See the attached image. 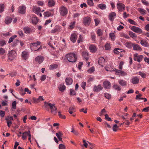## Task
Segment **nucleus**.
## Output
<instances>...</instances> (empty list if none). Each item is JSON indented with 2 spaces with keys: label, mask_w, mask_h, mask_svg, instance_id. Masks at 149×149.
<instances>
[{
  "label": "nucleus",
  "mask_w": 149,
  "mask_h": 149,
  "mask_svg": "<svg viewBox=\"0 0 149 149\" xmlns=\"http://www.w3.org/2000/svg\"><path fill=\"white\" fill-rule=\"evenodd\" d=\"M133 48L134 50H135L141 51L142 50V49L140 46L137 44H134L133 45Z\"/></svg>",
  "instance_id": "26"
},
{
  "label": "nucleus",
  "mask_w": 149,
  "mask_h": 149,
  "mask_svg": "<svg viewBox=\"0 0 149 149\" xmlns=\"http://www.w3.org/2000/svg\"><path fill=\"white\" fill-rule=\"evenodd\" d=\"M77 38V34L73 33L71 34L70 36V40L73 43H75Z\"/></svg>",
  "instance_id": "15"
},
{
  "label": "nucleus",
  "mask_w": 149,
  "mask_h": 149,
  "mask_svg": "<svg viewBox=\"0 0 149 149\" xmlns=\"http://www.w3.org/2000/svg\"><path fill=\"white\" fill-rule=\"evenodd\" d=\"M26 8L25 6H20L18 9V12L20 13L24 14L25 12Z\"/></svg>",
  "instance_id": "18"
},
{
  "label": "nucleus",
  "mask_w": 149,
  "mask_h": 149,
  "mask_svg": "<svg viewBox=\"0 0 149 149\" xmlns=\"http://www.w3.org/2000/svg\"><path fill=\"white\" fill-rule=\"evenodd\" d=\"M5 119L6 121H11L13 120V117L11 116L7 117Z\"/></svg>",
  "instance_id": "63"
},
{
  "label": "nucleus",
  "mask_w": 149,
  "mask_h": 149,
  "mask_svg": "<svg viewBox=\"0 0 149 149\" xmlns=\"http://www.w3.org/2000/svg\"><path fill=\"white\" fill-rule=\"evenodd\" d=\"M58 67V65L57 64L51 65L49 67V69L50 70H52L57 68Z\"/></svg>",
  "instance_id": "34"
},
{
  "label": "nucleus",
  "mask_w": 149,
  "mask_h": 149,
  "mask_svg": "<svg viewBox=\"0 0 149 149\" xmlns=\"http://www.w3.org/2000/svg\"><path fill=\"white\" fill-rule=\"evenodd\" d=\"M98 7L102 10H104L106 9V5L104 4L101 3L98 5Z\"/></svg>",
  "instance_id": "35"
},
{
  "label": "nucleus",
  "mask_w": 149,
  "mask_h": 149,
  "mask_svg": "<svg viewBox=\"0 0 149 149\" xmlns=\"http://www.w3.org/2000/svg\"><path fill=\"white\" fill-rule=\"evenodd\" d=\"M116 7L118 11L119 12H122L125 10V5L120 2H118L117 3Z\"/></svg>",
  "instance_id": "4"
},
{
  "label": "nucleus",
  "mask_w": 149,
  "mask_h": 149,
  "mask_svg": "<svg viewBox=\"0 0 149 149\" xmlns=\"http://www.w3.org/2000/svg\"><path fill=\"white\" fill-rule=\"evenodd\" d=\"M95 70V68L94 67H92L90 68L88 70V73H91L93 72Z\"/></svg>",
  "instance_id": "60"
},
{
  "label": "nucleus",
  "mask_w": 149,
  "mask_h": 149,
  "mask_svg": "<svg viewBox=\"0 0 149 149\" xmlns=\"http://www.w3.org/2000/svg\"><path fill=\"white\" fill-rule=\"evenodd\" d=\"M89 49L90 52L92 53H95L97 50V48L94 45H91L89 47Z\"/></svg>",
  "instance_id": "21"
},
{
  "label": "nucleus",
  "mask_w": 149,
  "mask_h": 149,
  "mask_svg": "<svg viewBox=\"0 0 149 149\" xmlns=\"http://www.w3.org/2000/svg\"><path fill=\"white\" fill-rule=\"evenodd\" d=\"M9 75L11 77H13L14 76H15L16 75V73L15 71H13L12 72H10L9 74Z\"/></svg>",
  "instance_id": "62"
},
{
  "label": "nucleus",
  "mask_w": 149,
  "mask_h": 149,
  "mask_svg": "<svg viewBox=\"0 0 149 149\" xmlns=\"http://www.w3.org/2000/svg\"><path fill=\"white\" fill-rule=\"evenodd\" d=\"M113 88L115 90L117 91H120L121 90V88L120 86L118 85H114L113 86Z\"/></svg>",
  "instance_id": "46"
},
{
  "label": "nucleus",
  "mask_w": 149,
  "mask_h": 149,
  "mask_svg": "<svg viewBox=\"0 0 149 149\" xmlns=\"http://www.w3.org/2000/svg\"><path fill=\"white\" fill-rule=\"evenodd\" d=\"M12 19L11 17L7 16L5 19L4 22L6 25L10 24L12 22Z\"/></svg>",
  "instance_id": "19"
},
{
  "label": "nucleus",
  "mask_w": 149,
  "mask_h": 149,
  "mask_svg": "<svg viewBox=\"0 0 149 149\" xmlns=\"http://www.w3.org/2000/svg\"><path fill=\"white\" fill-rule=\"evenodd\" d=\"M104 95L106 98L108 99H110L111 97V95L109 93H104Z\"/></svg>",
  "instance_id": "47"
},
{
  "label": "nucleus",
  "mask_w": 149,
  "mask_h": 149,
  "mask_svg": "<svg viewBox=\"0 0 149 149\" xmlns=\"http://www.w3.org/2000/svg\"><path fill=\"white\" fill-rule=\"evenodd\" d=\"M105 70L107 71H113L114 70L110 65H107L105 67Z\"/></svg>",
  "instance_id": "31"
},
{
  "label": "nucleus",
  "mask_w": 149,
  "mask_h": 149,
  "mask_svg": "<svg viewBox=\"0 0 149 149\" xmlns=\"http://www.w3.org/2000/svg\"><path fill=\"white\" fill-rule=\"evenodd\" d=\"M32 22L33 24H36L38 22L37 18L36 17H33L31 19Z\"/></svg>",
  "instance_id": "37"
},
{
  "label": "nucleus",
  "mask_w": 149,
  "mask_h": 149,
  "mask_svg": "<svg viewBox=\"0 0 149 149\" xmlns=\"http://www.w3.org/2000/svg\"><path fill=\"white\" fill-rule=\"evenodd\" d=\"M59 13L61 15L65 16L68 13V9L65 7L62 6L59 8Z\"/></svg>",
  "instance_id": "5"
},
{
  "label": "nucleus",
  "mask_w": 149,
  "mask_h": 149,
  "mask_svg": "<svg viewBox=\"0 0 149 149\" xmlns=\"http://www.w3.org/2000/svg\"><path fill=\"white\" fill-rule=\"evenodd\" d=\"M96 33L99 36H100L102 34V31L101 29H99L97 31Z\"/></svg>",
  "instance_id": "52"
},
{
  "label": "nucleus",
  "mask_w": 149,
  "mask_h": 149,
  "mask_svg": "<svg viewBox=\"0 0 149 149\" xmlns=\"http://www.w3.org/2000/svg\"><path fill=\"white\" fill-rule=\"evenodd\" d=\"M61 26H58L56 25L55 28L52 30L51 31V33H54L56 32H58L61 31Z\"/></svg>",
  "instance_id": "16"
},
{
  "label": "nucleus",
  "mask_w": 149,
  "mask_h": 149,
  "mask_svg": "<svg viewBox=\"0 0 149 149\" xmlns=\"http://www.w3.org/2000/svg\"><path fill=\"white\" fill-rule=\"evenodd\" d=\"M5 53V50L2 47L0 48V55H3Z\"/></svg>",
  "instance_id": "53"
},
{
  "label": "nucleus",
  "mask_w": 149,
  "mask_h": 149,
  "mask_svg": "<svg viewBox=\"0 0 149 149\" xmlns=\"http://www.w3.org/2000/svg\"><path fill=\"white\" fill-rule=\"evenodd\" d=\"M55 104H51L49 102H44V107L45 109L49 111V108L51 110V112L54 114L57 113V108L55 106Z\"/></svg>",
  "instance_id": "1"
},
{
  "label": "nucleus",
  "mask_w": 149,
  "mask_h": 149,
  "mask_svg": "<svg viewBox=\"0 0 149 149\" xmlns=\"http://www.w3.org/2000/svg\"><path fill=\"white\" fill-rule=\"evenodd\" d=\"M17 56V54L14 51H11L8 53V58L10 61H12Z\"/></svg>",
  "instance_id": "6"
},
{
  "label": "nucleus",
  "mask_w": 149,
  "mask_h": 149,
  "mask_svg": "<svg viewBox=\"0 0 149 149\" xmlns=\"http://www.w3.org/2000/svg\"><path fill=\"white\" fill-rule=\"evenodd\" d=\"M65 57L70 62H75L77 60V55L73 53H71L67 54L65 55Z\"/></svg>",
  "instance_id": "2"
},
{
  "label": "nucleus",
  "mask_w": 149,
  "mask_h": 149,
  "mask_svg": "<svg viewBox=\"0 0 149 149\" xmlns=\"http://www.w3.org/2000/svg\"><path fill=\"white\" fill-rule=\"evenodd\" d=\"M129 34L130 36L132 38H136V34L132 32H129Z\"/></svg>",
  "instance_id": "43"
},
{
  "label": "nucleus",
  "mask_w": 149,
  "mask_h": 149,
  "mask_svg": "<svg viewBox=\"0 0 149 149\" xmlns=\"http://www.w3.org/2000/svg\"><path fill=\"white\" fill-rule=\"evenodd\" d=\"M44 15L45 17H48L51 16L52 14L50 12L47 11L44 13Z\"/></svg>",
  "instance_id": "42"
},
{
  "label": "nucleus",
  "mask_w": 149,
  "mask_h": 149,
  "mask_svg": "<svg viewBox=\"0 0 149 149\" xmlns=\"http://www.w3.org/2000/svg\"><path fill=\"white\" fill-rule=\"evenodd\" d=\"M140 42L141 45L144 47H147L149 46V44L148 42L145 40H141Z\"/></svg>",
  "instance_id": "25"
},
{
  "label": "nucleus",
  "mask_w": 149,
  "mask_h": 149,
  "mask_svg": "<svg viewBox=\"0 0 149 149\" xmlns=\"http://www.w3.org/2000/svg\"><path fill=\"white\" fill-rule=\"evenodd\" d=\"M35 60L36 62L40 64L44 61V58L42 56H38L35 58Z\"/></svg>",
  "instance_id": "10"
},
{
  "label": "nucleus",
  "mask_w": 149,
  "mask_h": 149,
  "mask_svg": "<svg viewBox=\"0 0 149 149\" xmlns=\"http://www.w3.org/2000/svg\"><path fill=\"white\" fill-rule=\"evenodd\" d=\"M123 17L125 19L129 17V14L126 13L125 12H124L123 14Z\"/></svg>",
  "instance_id": "64"
},
{
  "label": "nucleus",
  "mask_w": 149,
  "mask_h": 149,
  "mask_svg": "<svg viewBox=\"0 0 149 149\" xmlns=\"http://www.w3.org/2000/svg\"><path fill=\"white\" fill-rule=\"evenodd\" d=\"M82 55L83 57L86 61L88 60L89 56L88 53V52L86 51L82 52Z\"/></svg>",
  "instance_id": "22"
},
{
  "label": "nucleus",
  "mask_w": 149,
  "mask_h": 149,
  "mask_svg": "<svg viewBox=\"0 0 149 149\" xmlns=\"http://www.w3.org/2000/svg\"><path fill=\"white\" fill-rule=\"evenodd\" d=\"M113 71H115L116 73V74L118 75H120L121 70H118L116 68L113 69Z\"/></svg>",
  "instance_id": "49"
},
{
  "label": "nucleus",
  "mask_w": 149,
  "mask_h": 149,
  "mask_svg": "<svg viewBox=\"0 0 149 149\" xmlns=\"http://www.w3.org/2000/svg\"><path fill=\"white\" fill-rule=\"evenodd\" d=\"M56 135L59 141H62V138L61 137L63 135L62 133L61 132H59L58 133H56Z\"/></svg>",
  "instance_id": "33"
},
{
  "label": "nucleus",
  "mask_w": 149,
  "mask_h": 149,
  "mask_svg": "<svg viewBox=\"0 0 149 149\" xmlns=\"http://www.w3.org/2000/svg\"><path fill=\"white\" fill-rule=\"evenodd\" d=\"M139 74L140 75L142 78H146V74L145 73H143L141 71L139 72Z\"/></svg>",
  "instance_id": "51"
},
{
  "label": "nucleus",
  "mask_w": 149,
  "mask_h": 149,
  "mask_svg": "<svg viewBox=\"0 0 149 149\" xmlns=\"http://www.w3.org/2000/svg\"><path fill=\"white\" fill-rule=\"evenodd\" d=\"M5 6L3 4H0V13L3 12L4 10Z\"/></svg>",
  "instance_id": "41"
},
{
  "label": "nucleus",
  "mask_w": 149,
  "mask_h": 149,
  "mask_svg": "<svg viewBox=\"0 0 149 149\" xmlns=\"http://www.w3.org/2000/svg\"><path fill=\"white\" fill-rule=\"evenodd\" d=\"M6 44V41L3 40H0V46L2 47Z\"/></svg>",
  "instance_id": "54"
},
{
  "label": "nucleus",
  "mask_w": 149,
  "mask_h": 149,
  "mask_svg": "<svg viewBox=\"0 0 149 149\" xmlns=\"http://www.w3.org/2000/svg\"><path fill=\"white\" fill-rule=\"evenodd\" d=\"M116 17V14L115 12L110 13L109 15V18L110 21H112Z\"/></svg>",
  "instance_id": "17"
},
{
  "label": "nucleus",
  "mask_w": 149,
  "mask_h": 149,
  "mask_svg": "<svg viewBox=\"0 0 149 149\" xmlns=\"http://www.w3.org/2000/svg\"><path fill=\"white\" fill-rule=\"evenodd\" d=\"M119 84L122 86H125L127 85V82L126 81L123 79H119L118 80Z\"/></svg>",
  "instance_id": "28"
},
{
  "label": "nucleus",
  "mask_w": 149,
  "mask_h": 149,
  "mask_svg": "<svg viewBox=\"0 0 149 149\" xmlns=\"http://www.w3.org/2000/svg\"><path fill=\"white\" fill-rule=\"evenodd\" d=\"M24 33L26 34H29L30 33L31 31V29L28 27L24 28Z\"/></svg>",
  "instance_id": "32"
},
{
  "label": "nucleus",
  "mask_w": 149,
  "mask_h": 149,
  "mask_svg": "<svg viewBox=\"0 0 149 149\" xmlns=\"http://www.w3.org/2000/svg\"><path fill=\"white\" fill-rule=\"evenodd\" d=\"M109 36L112 40H114L115 39V34L113 33H110Z\"/></svg>",
  "instance_id": "50"
},
{
  "label": "nucleus",
  "mask_w": 149,
  "mask_h": 149,
  "mask_svg": "<svg viewBox=\"0 0 149 149\" xmlns=\"http://www.w3.org/2000/svg\"><path fill=\"white\" fill-rule=\"evenodd\" d=\"M32 10L36 14L38 15L39 13H40L41 10L40 7L35 6L33 7Z\"/></svg>",
  "instance_id": "20"
},
{
  "label": "nucleus",
  "mask_w": 149,
  "mask_h": 149,
  "mask_svg": "<svg viewBox=\"0 0 149 149\" xmlns=\"http://www.w3.org/2000/svg\"><path fill=\"white\" fill-rule=\"evenodd\" d=\"M134 59L138 62H140L143 58V56L142 55H138L137 53H135L134 55Z\"/></svg>",
  "instance_id": "8"
},
{
  "label": "nucleus",
  "mask_w": 149,
  "mask_h": 149,
  "mask_svg": "<svg viewBox=\"0 0 149 149\" xmlns=\"http://www.w3.org/2000/svg\"><path fill=\"white\" fill-rule=\"evenodd\" d=\"M16 101H13L12 104V108L14 109H16Z\"/></svg>",
  "instance_id": "58"
},
{
  "label": "nucleus",
  "mask_w": 149,
  "mask_h": 149,
  "mask_svg": "<svg viewBox=\"0 0 149 149\" xmlns=\"http://www.w3.org/2000/svg\"><path fill=\"white\" fill-rule=\"evenodd\" d=\"M131 82L134 84H138L139 82V79L137 77H133L131 79Z\"/></svg>",
  "instance_id": "13"
},
{
  "label": "nucleus",
  "mask_w": 149,
  "mask_h": 149,
  "mask_svg": "<svg viewBox=\"0 0 149 149\" xmlns=\"http://www.w3.org/2000/svg\"><path fill=\"white\" fill-rule=\"evenodd\" d=\"M105 60L103 57H100L98 61V64L102 67H103L104 64L105 62Z\"/></svg>",
  "instance_id": "23"
},
{
  "label": "nucleus",
  "mask_w": 149,
  "mask_h": 149,
  "mask_svg": "<svg viewBox=\"0 0 149 149\" xmlns=\"http://www.w3.org/2000/svg\"><path fill=\"white\" fill-rule=\"evenodd\" d=\"M58 88L60 91L63 92L66 88V87L63 84H61L59 86Z\"/></svg>",
  "instance_id": "29"
},
{
  "label": "nucleus",
  "mask_w": 149,
  "mask_h": 149,
  "mask_svg": "<svg viewBox=\"0 0 149 149\" xmlns=\"http://www.w3.org/2000/svg\"><path fill=\"white\" fill-rule=\"evenodd\" d=\"M80 15V14L78 13H74L73 15V17L74 18H77L78 19Z\"/></svg>",
  "instance_id": "55"
},
{
  "label": "nucleus",
  "mask_w": 149,
  "mask_h": 149,
  "mask_svg": "<svg viewBox=\"0 0 149 149\" xmlns=\"http://www.w3.org/2000/svg\"><path fill=\"white\" fill-rule=\"evenodd\" d=\"M138 11L141 14L144 15L146 14V11L144 9L139 8L138 9Z\"/></svg>",
  "instance_id": "39"
},
{
  "label": "nucleus",
  "mask_w": 149,
  "mask_h": 149,
  "mask_svg": "<svg viewBox=\"0 0 149 149\" xmlns=\"http://www.w3.org/2000/svg\"><path fill=\"white\" fill-rule=\"evenodd\" d=\"M105 49L106 50H109L111 48L110 44L109 43H107L104 46Z\"/></svg>",
  "instance_id": "40"
},
{
  "label": "nucleus",
  "mask_w": 149,
  "mask_h": 149,
  "mask_svg": "<svg viewBox=\"0 0 149 149\" xmlns=\"http://www.w3.org/2000/svg\"><path fill=\"white\" fill-rule=\"evenodd\" d=\"M103 89V87L100 84H99L97 86H95L93 88V90L94 92H98Z\"/></svg>",
  "instance_id": "11"
},
{
  "label": "nucleus",
  "mask_w": 149,
  "mask_h": 149,
  "mask_svg": "<svg viewBox=\"0 0 149 149\" xmlns=\"http://www.w3.org/2000/svg\"><path fill=\"white\" fill-rule=\"evenodd\" d=\"M75 23L76 22L75 21L71 22L69 26V29H73L74 27Z\"/></svg>",
  "instance_id": "38"
},
{
  "label": "nucleus",
  "mask_w": 149,
  "mask_h": 149,
  "mask_svg": "<svg viewBox=\"0 0 149 149\" xmlns=\"http://www.w3.org/2000/svg\"><path fill=\"white\" fill-rule=\"evenodd\" d=\"M133 44H132L130 42H128L125 43V46L127 47L131 48L133 46Z\"/></svg>",
  "instance_id": "36"
},
{
  "label": "nucleus",
  "mask_w": 149,
  "mask_h": 149,
  "mask_svg": "<svg viewBox=\"0 0 149 149\" xmlns=\"http://www.w3.org/2000/svg\"><path fill=\"white\" fill-rule=\"evenodd\" d=\"M118 127L117 125H114L113 127V130L114 132H116L118 129Z\"/></svg>",
  "instance_id": "61"
},
{
  "label": "nucleus",
  "mask_w": 149,
  "mask_h": 149,
  "mask_svg": "<svg viewBox=\"0 0 149 149\" xmlns=\"http://www.w3.org/2000/svg\"><path fill=\"white\" fill-rule=\"evenodd\" d=\"M122 49L118 48H116L114 49V53L116 54H118L119 52H121L122 51Z\"/></svg>",
  "instance_id": "56"
},
{
  "label": "nucleus",
  "mask_w": 149,
  "mask_h": 149,
  "mask_svg": "<svg viewBox=\"0 0 149 149\" xmlns=\"http://www.w3.org/2000/svg\"><path fill=\"white\" fill-rule=\"evenodd\" d=\"M84 40V38L83 36L81 35H80L79 37L78 40H77V42L78 43H79L81 42H82Z\"/></svg>",
  "instance_id": "45"
},
{
  "label": "nucleus",
  "mask_w": 149,
  "mask_h": 149,
  "mask_svg": "<svg viewBox=\"0 0 149 149\" xmlns=\"http://www.w3.org/2000/svg\"><path fill=\"white\" fill-rule=\"evenodd\" d=\"M31 132L30 131H28L27 132H25L22 133V138L23 140L26 139L27 136H29V134H30Z\"/></svg>",
  "instance_id": "24"
},
{
  "label": "nucleus",
  "mask_w": 149,
  "mask_h": 149,
  "mask_svg": "<svg viewBox=\"0 0 149 149\" xmlns=\"http://www.w3.org/2000/svg\"><path fill=\"white\" fill-rule=\"evenodd\" d=\"M86 83L85 82H83L81 84V86L84 89H85L86 86Z\"/></svg>",
  "instance_id": "59"
},
{
  "label": "nucleus",
  "mask_w": 149,
  "mask_h": 149,
  "mask_svg": "<svg viewBox=\"0 0 149 149\" xmlns=\"http://www.w3.org/2000/svg\"><path fill=\"white\" fill-rule=\"evenodd\" d=\"M88 4L90 6H93L94 3L93 0H87Z\"/></svg>",
  "instance_id": "57"
},
{
  "label": "nucleus",
  "mask_w": 149,
  "mask_h": 149,
  "mask_svg": "<svg viewBox=\"0 0 149 149\" xmlns=\"http://www.w3.org/2000/svg\"><path fill=\"white\" fill-rule=\"evenodd\" d=\"M103 86L106 89H109L111 87V84L108 81H105L103 83Z\"/></svg>",
  "instance_id": "12"
},
{
  "label": "nucleus",
  "mask_w": 149,
  "mask_h": 149,
  "mask_svg": "<svg viewBox=\"0 0 149 149\" xmlns=\"http://www.w3.org/2000/svg\"><path fill=\"white\" fill-rule=\"evenodd\" d=\"M55 2L54 0H49L47 5L49 7H52L54 6Z\"/></svg>",
  "instance_id": "30"
},
{
  "label": "nucleus",
  "mask_w": 149,
  "mask_h": 149,
  "mask_svg": "<svg viewBox=\"0 0 149 149\" xmlns=\"http://www.w3.org/2000/svg\"><path fill=\"white\" fill-rule=\"evenodd\" d=\"M17 37L16 35H14L11 36L10 38L8 41L9 43H10L13 41L14 39Z\"/></svg>",
  "instance_id": "44"
},
{
  "label": "nucleus",
  "mask_w": 149,
  "mask_h": 149,
  "mask_svg": "<svg viewBox=\"0 0 149 149\" xmlns=\"http://www.w3.org/2000/svg\"><path fill=\"white\" fill-rule=\"evenodd\" d=\"M131 29L134 32L137 33L141 34L142 32V30L141 29L135 26L132 27Z\"/></svg>",
  "instance_id": "9"
},
{
  "label": "nucleus",
  "mask_w": 149,
  "mask_h": 149,
  "mask_svg": "<svg viewBox=\"0 0 149 149\" xmlns=\"http://www.w3.org/2000/svg\"><path fill=\"white\" fill-rule=\"evenodd\" d=\"M91 22V18L88 16L85 17L83 19V23L86 26L89 25Z\"/></svg>",
  "instance_id": "7"
},
{
  "label": "nucleus",
  "mask_w": 149,
  "mask_h": 149,
  "mask_svg": "<svg viewBox=\"0 0 149 149\" xmlns=\"http://www.w3.org/2000/svg\"><path fill=\"white\" fill-rule=\"evenodd\" d=\"M65 81L67 85H70L72 84L73 80L71 78L69 77L66 78L65 79Z\"/></svg>",
  "instance_id": "27"
},
{
  "label": "nucleus",
  "mask_w": 149,
  "mask_h": 149,
  "mask_svg": "<svg viewBox=\"0 0 149 149\" xmlns=\"http://www.w3.org/2000/svg\"><path fill=\"white\" fill-rule=\"evenodd\" d=\"M128 22L132 24H133L135 25H136L137 24V23L133 20L132 19H128Z\"/></svg>",
  "instance_id": "48"
},
{
  "label": "nucleus",
  "mask_w": 149,
  "mask_h": 149,
  "mask_svg": "<svg viewBox=\"0 0 149 149\" xmlns=\"http://www.w3.org/2000/svg\"><path fill=\"white\" fill-rule=\"evenodd\" d=\"M40 45V42H37L36 43H33L30 44V48L32 51H36L39 50V47H38V46Z\"/></svg>",
  "instance_id": "3"
},
{
  "label": "nucleus",
  "mask_w": 149,
  "mask_h": 149,
  "mask_svg": "<svg viewBox=\"0 0 149 149\" xmlns=\"http://www.w3.org/2000/svg\"><path fill=\"white\" fill-rule=\"evenodd\" d=\"M21 56L23 59L26 60L29 58V54L26 51H23L22 53Z\"/></svg>",
  "instance_id": "14"
}]
</instances>
